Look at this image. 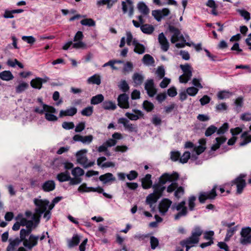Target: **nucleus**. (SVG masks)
Here are the masks:
<instances>
[{"instance_id": "obj_1", "label": "nucleus", "mask_w": 251, "mask_h": 251, "mask_svg": "<svg viewBox=\"0 0 251 251\" xmlns=\"http://www.w3.org/2000/svg\"><path fill=\"white\" fill-rule=\"evenodd\" d=\"M20 237L23 246L27 250H31L38 244L39 236L35 235L29 230H25L22 228L20 230Z\"/></svg>"}, {"instance_id": "obj_2", "label": "nucleus", "mask_w": 251, "mask_h": 251, "mask_svg": "<svg viewBox=\"0 0 251 251\" xmlns=\"http://www.w3.org/2000/svg\"><path fill=\"white\" fill-rule=\"evenodd\" d=\"M203 231L200 226H195L191 232V236L181 241V245L186 248V251H189L191 248L195 246L199 242L200 237Z\"/></svg>"}, {"instance_id": "obj_3", "label": "nucleus", "mask_w": 251, "mask_h": 251, "mask_svg": "<svg viewBox=\"0 0 251 251\" xmlns=\"http://www.w3.org/2000/svg\"><path fill=\"white\" fill-rule=\"evenodd\" d=\"M87 151V150L83 149L78 151L76 153L77 162L84 168L90 167L95 164V161H88L86 156Z\"/></svg>"}, {"instance_id": "obj_4", "label": "nucleus", "mask_w": 251, "mask_h": 251, "mask_svg": "<svg viewBox=\"0 0 251 251\" xmlns=\"http://www.w3.org/2000/svg\"><path fill=\"white\" fill-rule=\"evenodd\" d=\"M185 204L186 201H182L178 203H176L172 205V209L173 210H176L178 211V213L175 215V220H178L180 218L185 217L187 215L188 211Z\"/></svg>"}, {"instance_id": "obj_5", "label": "nucleus", "mask_w": 251, "mask_h": 251, "mask_svg": "<svg viewBox=\"0 0 251 251\" xmlns=\"http://www.w3.org/2000/svg\"><path fill=\"white\" fill-rule=\"evenodd\" d=\"M180 68L183 74L179 77V82L182 83H186L190 79L192 76L193 68L188 63L184 65L181 64Z\"/></svg>"}, {"instance_id": "obj_6", "label": "nucleus", "mask_w": 251, "mask_h": 251, "mask_svg": "<svg viewBox=\"0 0 251 251\" xmlns=\"http://www.w3.org/2000/svg\"><path fill=\"white\" fill-rule=\"evenodd\" d=\"M33 202L36 206L35 212L38 215H42L46 211L50 203L49 201L47 200L38 198H35L33 200Z\"/></svg>"}, {"instance_id": "obj_7", "label": "nucleus", "mask_w": 251, "mask_h": 251, "mask_svg": "<svg viewBox=\"0 0 251 251\" xmlns=\"http://www.w3.org/2000/svg\"><path fill=\"white\" fill-rule=\"evenodd\" d=\"M200 144L198 146H195L193 152L191 154V160L195 161L197 159L199 155L204 152L206 149V140L202 138L199 140Z\"/></svg>"}, {"instance_id": "obj_8", "label": "nucleus", "mask_w": 251, "mask_h": 251, "mask_svg": "<svg viewBox=\"0 0 251 251\" xmlns=\"http://www.w3.org/2000/svg\"><path fill=\"white\" fill-rule=\"evenodd\" d=\"M168 29L169 32L172 33V36L171 38V42L172 43H175L180 40L183 42L186 41L183 35L178 28L173 25H169Z\"/></svg>"}, {"instance_id": "obj_9", "label": "nucleus", "mask_w": 251, "mask_h": 251, "mask_svg": "<svg viewBox=\"0 0 251 251\" xmlns=\"http://www.w3.org/2000/svg\"><path fill=\"white\" fill-rule=\"evenodd\" d=\"M240 242L243 245L251 243V228L246 227L243 228L240 232Z\"/></svg>"}, {"instance_id": "obj_10", "label": "nucleus", "mask_w": 251, "mask_h": 251, "mask_svg": "<svg viewBox=\"0 0 251 251\" xmlns=\"http://www.w3.org/2000/svg\"><path fill=\"white\" fill-rule=\"evenodd\" d=\"M118 124H122L125 129L130 132H137L138 129L136 125L132 124L126 118H121L118 120Z\"/></svg>"}, {"instance_id": "obj_11", "label": "nucleus", "mask_w": 251, "mask_h": 251, "mask_svg": "<svg viewBox=\"0 0 251 251\" xmlns=\"http://www.w3.org/2000/svg\"><path fill=\"white\" fill-rule=\"evenodd\" d=\"M217 187L214 186L209 192H201L199 197V200L201 203H204L206 200L214 199L217 196L216 192Z\"/></svg>"}, {"instance_id": "obj_12", "label": "nucleus", "mask_w": 251, "mask_h": 251, "mask_svg": "<svg viewBox=\"0 0 251 251\" xmlns=\"http://www.w3.org/2000/svg\"><path fill=\"white\" fill-rule=\"evenodd\" d=\"M178 175L176 173H173L171 175L165 173L160 177L157 183L164 186L167 182L176 181L178 179Z\"/></svg>"}, {"instance_id": "obj_13", "label": "nucleus", "mask_w": 251, "mask_h": 251, "mask_svg": "<svg viewBox=\"0 0 251 251\" xmlns=\"http://www.w3.org/2000/svg\"><path fill=\"white\" fill-rule=\"evenodd\" d=\"M172 204V201L167 198L163 199L158 205L159 211L161 215L164 216Z\"/></svg>"}, {"instance_id": "obj_14", "label": "nucleus", "mask_w": 251, "mask_h": 251, "mask_svg": "<svg viewBox=\"0 0 251 251\" xmlns=\"http://www.w3.org/2000/svg\"><path fill=\"white\" fill-rule=\"evenodd\" d=\"M46 106L47 107L45 113V119L50 122L56 121L58 120V118L54 115V114L56 113L55 108L50 105Z\"/></svg>"}, {"instance_id": "obj_15", "label": "nucleus", "mask_w": 251, "mask_h": 251, "mask_svg": "<svg viewBox=\"0 0 251 251\" xmlns=\"http://www.w3.org/2000/svg\"><path fill=\"white\" fill-rule=\"evenodd\" d=\"M122 10L124 14H126L128 11V16L131 17L134 13V6L131 0H126L122 2Z\"/></svg>"}, {"instance_id": "obj_16", "label": "nucleus", "mask_w": 251, "mask_h": 251, "mask_svg": "<svg viewBox=\"0 0 251 251\" xmlns=\"http://www.w3.org/2000/svg\"><path fill=\"white\" fill-rule=\"evenodd\" d=\"M145 89L150 97H153L157 92L153 79H148L145 84Z\"/></svg>"}, {"instance_id": "obj_17", "label": "nucleus", "mask_w": 251, "mask_h": 251, "mask_svg": "<svg viewBox=\"0 0 251 251\" xmlns=\"http://www.w3.org/2000/svg\"><path fill=\"white\" fill-rule=\"evenodd\" d=\"M244 175H241L232 182L233 184L236 185L237 193L238 194L242 193L244 188L246 186V182L244 179Z\"/></svg>"}, {"instance_id": "obj_18", "label": "nucleus", "mask_w": 251, "mask_h": 251, "mask_svg": "<svg viewBox=\"0 0 251 251\" xmlns=\"http://www.w3.org/2000/svg\"><path fill=\"white\" fill-rule=\"evenodd\" d=\"M73 139L75 142H81L84 144H89L92 142L93 136L92 135L83 136L79 134H76L74 136Z\"/></svg>"}, {"instance_id": "obj_19", "label": "nucleus", "mask_w": 251, "mask_h": 251, "mask_svg": "<svg viewBox=\"0 0 251 251\" xmlns=\"http://www.w3.org/2000/svg\"><path fill=\"white\" fill-rule=\"evenodd\" d=\"M128 99L127 95L125 93L120 95L117 100L118 105L123 108H128L129 107Z\"/></svg>"}, {"instance_id": "obj_20", "label": "nucleus", "mask_w": 251, "mask_h": 251, "mask_svg": "<svg viewBox=\"0 0 251 251\" xmlns=\"http://www.w3.org/2000/svg\"><path fill=\"white\" fill-rule=\"evenodd\" d=\"M133 113L126 112L125 115L132 121H136L144 116L143 113L140 110L133 109Z\"/></svg>"}, {"instance_id": "obj_21", "label": "nucleus", "mask_w": 251, "mask_h": 251, "mask_svg": "<svg viewBox=\"0 0 251 251\" xmlns=\"http://www.w3.org/2000/svg\"><path fill=\"white\" fill-rule=\"evenodd\" d=\"M158 40L161 50L164 51H167L169 48V43L163 32L158 35Z\"/></svg>"}, {"instance_id": "obj_22", "label": "nucleus", "mask_w": 251, "mask_h": 251, "mask_svg": "<svg viewBox=\"0 0 251 251\" xmlns=\"http://www.w3.org/2000/svg\"><path fill=\"white\" fill-rule=\"evenodd\" d=\"M160 198L159 197L156 195L155 193H151L149 194L146 198V202L147 204L150 205L151 211H153L155 209V206L153 205Z\"/></svg>"}, {"instance_id": "obj_23", "label": "nucleus", "mask_w": 251, "mask_h": 251, "mask_svg": "<svg viewBox=\"0 0 251 251\" xmlns=\"http://www.w3.org/2000/svg\"><path fill=\"white\" fill-rule=\"evenodd\" d=\"M49 79L48 77H45L44 78L36 77L31 80L30 85L34 88L40 89L42 87L43 83L46 82Z\"/></svg>"}, {"instance_id": "obj_24", "label": "nucleus", "mask_w": 251, "mask_h": 251, "mask_svg": "<svg viewBox=\"0 0 251 251\" xmlns=\"http://www.w3.org/2000/svg\"><path fill=\"white\" fill-rule=\"evenodd\" d=\"M151 178V175L147 174L141 179L142 187L144 189H148L151 187L152 185V181Z\"/></svg>"}, {"instance_id": "obj_25", "label": "nucleus", "mask_w": 251, "mask_h": 251, "mask_svg": "<svg viewBox=\"0 0 251 251\" xmlns=\"http://www.w3.org/2000/svg\"><path fill=\"white\" fill-rule=\"evenodd\" d=\"M77 108L75 107H70L65 110H61L59 113V117H63L65 116H74L77 113Z\"/></svg>"}, {"instance_id": "obj_26", "label": "nucleus", "mask_w": 251, "mask_h": 251, "mask_svg": "<svg viewBox=\"0 0 251 251\" xmlns=\"http://www.w3.org/2000/svg\"><path fill=\"white\" fill-rule=\"evenodd\" d=\"M132 45L134 46V51L139 54H143L145 52V47L140 44L137 40L134 39Z\"/></svg>"}, {"instance_id": "obj_27", "label": "nucleus", "mask_w": 251, "mask_h": 251, "mask_svg": "<svg viewBox=\"0 0 251 251\" xmlns=\"http://www.w3.org/2000/svg\"><path fill=\"white\" fill-rule=\"evenodd\" d=\"M137 9L143 16H147L150 13V9L147 5L143 1L139 2L137 4Z\"/></svg>"}, {"instance_id": "obj_28", "label": "nucleus", "mask_w": 251, "mask_h": 251, "mask_svg": "<svg viewBox=\"0 0 251 251\" xmlns=\"http://www.w3.org/2000/svg\"><path fill=\"white\" fill-rule=\"evenodd\" d=\"M99 179L104 184L116 180V178L113 175L110 173H107L100 176Z\"/></svg>"}, {"instance_id": "obj_29", "label": "nucleus", "mask_w": 251, "mask_h": 251, "mask_svg": "<svg viewBox=\"0 0 251 251\" xmlns=\"http://www.w3.org/2000/svg\"><path fill=\"white\" fill-rule=\"evenodd\" d=\"M42 187L44 191L50 192L55 189V184L53 180H48L43 184Z\"/></svg>"}, {"instance_id": "obj_30", "label": "nucleus", "mask_w": 251, "mask_h": 251, "mask_svg": "<svg viewBox=\"0 0 251 251\" xmlns=\"http://www.w3.org/2000/svg\"><path fill=\"white\" fill-rule=\"evenodd\" d=\"M152 188L153 189V193H155V194L160 198L162 196V194L163 191L166 189L165 186L160 184L158 183L154 184L152 186Z\"/></svg>"}, {"instance_id": "obj_31", "label": "nucleus", "mask_w": 251, "mask_h": 251, "mask_svg": "<svg viewBox=\"0 0 251 251\" xmlns=\"http://www.w3.org/2000/svg\"><path fill=\"white\" fill-rule=\"evenodd\" d=\"M215 140L216 143L211 147V150L213 151H215L219 149L220 146L226 141V138L224 136H222L216 138Z\"/></svg>"}, {"instance_id": "obj_32", "label": "nucleus", "mask_w": 251, "mask_h": 251, "mask_svg": "<svg viewBox=\"0 0 251 251\" xmlns=\"http://www.w3.org/2000/svg\"><path fill=\"white\" fill-rule=\"evenodd\" d=\"M102 108L105 110H114L116 109V103L111 100H105L102 104Z\"/></svg>"}, {"instance_id": "obj_33", "label": "nucleus", "mask_w": 251, "mask_h": 251, "mask_svg": "<svg viewBox=\"0 0 251 251\" xmlns=\"http://www.w3.org/2000/svg\"><path fill=\"white\" fill-rule=\"evenodd\" d=\"M144 79V76L142 74L137 73H134L132 76V79L135 86L140 85L142 83Z\"/></svg>"}, {"instance_id": "obj_34", "label": "nucleus", "mask_w": 251, "mask_h": 251, "mask_svg": "<svg viewBox=\"0 0 251 251\" xmlns=\"http://www.w3.org/2000/svg\"><path fill=\"white\" fill-rule=\"evenodd\" d=\"M20 242H21V239L16 238L13 240H11V239H9V244L7 247L6 251H13L15 247L19 246Z\"/></svg>"}, {"instance_id": "obj_35", "label": "nucleus", "mask_w": 251, "mask_h": 251, "mask_svg": "<svg viewBox=\"0 0 251 251\" xmlns=\"http://www.w3.org/2000/svg\"><path fill=\"white\" fill-rule=\"evenodd\" d=\"M0 78L5 81H9L14 78V76L9 71H4L0 73Z\"/></svg>"}, {"instance_id": "obj_36", "label": "nucleus", "mask_w": 251, "mask_h": 251, "mask_svg": "<svg viewBox=\"0 0 251 251\" xmlns=\"http://www.w3.org/2000/svg\"><path fill=\"white\" fill-rule=\"evenodd\" d=\"M80 242V238L77 234L74 235L71 239L67 241L69 247L72 248L77 246Z\"/></svg>"}, {"instance_id": "obj_37", "label": "nucleus", "mask_w": 251, "mask_h": 251, "mask_svg": "<svg viewBox=\"0 0 251 251\" xmlns=\"http://www.w3.org/2000/svg\"><path fill=\"white\" fill-rule=\"evenodd\" d=\"M57 179L60 182L69 181V180L70 179V175L69 172L66 171L64 172L58 174L57 175Z\"/></svg>"}, {"instance_id": "obj_38", "label": "nucleus", "mask_w": 251, "mask_h": 251, "mask_svg": "<svg viewBox=\"0 0 251 251\" xmlns=\"http://www.w3.org/2000/svg\"><path fill=\"white\" fill-rule=\"evenodd\" d=\"M141 30L144 33L148 34H151L154 30V27L151 25L144 24L140 26Z\"/></svg>"}, {"instance_id": "obj_39", "label": "nucleus", "mask_w": 251, "mask_h": 251, "mask_svg": "<svg viewBox=\"0 0 251 251\" xmlns=\"http://www.w3.org/2000/svg\"><path fill=\"white\" fill-rule=\"evenodd\" d=\"M142 62L147 66H153L154 63L153 58L148 54H146L143 56Z\"/></svg>"}, {"instance_id": "obj_40", "label": "nucleus", "mask_w": 251, "mask_h": 251, "mask_svg": "<svg viewBox=\"0 0 251 251\" xmlns=\"http://www.w3.org/2000/svg\"><path fill=\"white\" fill-rule=\"evenodd\" d=\"M87 81L89 83L100 85L101 83V79L99 75L95 74L89 77Z\"/></svg>"}, {"instance_id": "obj_41", "label": "nucleus", "mask_w": 251, "mask_h": 251, "mask_svg": "<svg viewBox=\"0 0 251 251\" xmlns=\"http://www.w3.org/2000/svg\"><path fill=\"white\" fill-rule=\"evenodd\" d=\"M241 138L243 140L240 143V146H244L251 142V135H248L247 131H245L242 134Z\"/></svg>"}, {"instance_id": "obj_42", "label": "nucleus", "mask_w": 251, "mask_h": 251, "mask_svg": "<svg viewBox=\"0 0 251 251\" xmlns=\"http://www.w3.org/2000/svg\"><path fill=\"white\" fill-rule=\"evenodd\" d=\"M104 100V97L102 94H98L93 97L91 99V103L93 105L98 104Z\"/></svg>"}, {"instance_id": "obj_43", "label": "nucleus", "mask_w": 251, "mask_h": 251, "mask_svg": "<svg viewBox=\"0 0 251 251\" xmlns=\"http://www.w3.org/2000/svg\"><path fill=\"white\" fill-rule=\"evenodd\" d=\"M232 95V93L228 91H222L218 92V98L220 100H223L229 98Z\"/></svg>"}, {"instance_id": "obj_44", "label": "nucleus", "mask_w": 251, "mask_h": 251, "mask_svg": "<svg viewBox=\"0 0 251 251\" xmlns=\"http://www.w3.org/2000/svg\"><path fill=\"white\" fill-rule=\"evenodd\" d=\"M196 197L194 196H191L189 197L188 200V209L190 211H194L196 206L195 201Z\"/></svg>"}, {"instance_id": "obj_45", "label": "nucleus", "mask_w": 251, "mask_h": 251, "mask_svg": "<svg viewBox=\"0 0 251 251\" xmlns=\"http://www.w3.org/2000/svg\"><path fill=\"white\" fill-rule=\"evenodd\" d=\"M189 159H191V155L189 151H185L182 155L180 156L179 162L182 164L186 163Z\"/></svg>"}, {"instance_id": "obj_46", "label": "nucleus", "mask_w": 251, "mask_h": 251, "mask_svg": "<svg viewBox=\"0 0 251 251\" xmlns=\"http://www.w3.org/2000/svg\"><path fill=\"white\" fill-rule=\"evenodd\" d=\"M237 230V227L234 226L230 228H229L227 230L226 236L225 239V241H228L229 240L231 237H232Z\"/></svg>"}, {"instance_id": "obj_47", "label": "nucleus", "mask_w": 251, "mask_h": 251, "mask_svg": "<svg viewBox=\"0 0 251 251\" xmlns=\"http://www.w3.org/2000/svg\"><path fill=\"white\" fill-rule=\"evenodd\" d=\"M80 23L83 25L88 26H94L96 25L95 22L91 18L84 19L80 21Z\"/></svg>"}, {"instance_id": "obj_48", "label": "nucleus", "mask_w": 251, "mask_h": 251, "mask_svg": "<svg viewBox=\"0 0 251 251\" xmlns=\"http://www.w3.org/2000/svg\"><path fill=\"white\" fill-rule=\"evenodd\" d=\"M84 172L80 167H76L72 171V174L75 177L80 176L83 175Z\"/></svg>"}, {"instance_id": "obj_49", "label": "nucleus", "mask_w": 251, "mask_h": 251, "mask_svg": "<svg viewBox=\"0 0 251 251\" xmlns=\"http://www.w3.org/2000/svg\"><path fill=\"white\" fill-rule=\"evenodd\" d=\"M199 91L198 88H195L193 86L189 87L186 90V93L192 97L195 96L198 94Z\"/></svg>"}, {"instance_id": "obj_50", "label": "nucleus", "mask_w": 251, "mask_h": 251, "mask_svg": "<svg viewBox=\"0 0 251 251\" xmlns=\"http://www.w3.org/2000/svg\"><path fill=\"white\" fill-rule=\"evenodd\" d=\"M201 78H193L192 81V84L193 85V87L198 88L199 90L203 88V86L201 83Z\"/></svg>"}, {"instance_id": "obj_51", "label": "nucleus", "mask_w": 251, "mask_h": 251, "mask_svg": "<svg viewBox=\"0 0 251 251\" xmlns=\"http://www.w3.org/2000/svg\"><path fill=\"white\" fill-rule=\"evenodd\" d=\"M143 108L147 112L151 111L154 108V105L151 102L145 100L143 103Z\"/></svg>"}, {"instance_id": "obj_52", "label": "nucleus", "mask_w": 251, "mask_h": 251, "mask_svg": "<svg viewBox=\"0 0 251 251\" xmlns=\"http://www.w3.org/2000/svg\"><path fill=\"white\" fill-rule=\"evenodd\" d=\"M28 86L27 83L23 82L20 83L16 88V91L18 93H20L25 91Z\"/></svg>"}, {"instance_id": "obj_53", "label": "nucleus", "mask_w": 251, "mask_h": 251, "mask_svg": "<svg viewBox=\"0 0 251 251\" xmlns=\"http://www.w3.org/2000/svg\"><path fill=\"white\" fill-rule=\"evenodd\" d=\"M93 112V108L92 106H88L84 109H82L81 111V114L83 116H90Z\"/></svg>"}, {"instance_id": "obj_54", "label": "nucleus", "mask_w": 251, "mask_h": 251, "mask_svg": "<svg viewBox=\"0 0 251 251\" xmlns=\"http://www.w3.org/2000/svg\"><path fill=\"white\" fill-rule=\"evenodd\" d=\"M237 11L243 17L245 20L248 21L251 19L250 13L245 10L237 9Z\"/></svg>"}, {"instance_id": "obj_55", "label": "nucleus", "mask_w": 251, "mask_h": 251, "mask_svg": "<svg viewBox=\"0 0 251 251\" xmlns=\"http://www.w3.org/2000/svg\"><path fill=\"white\" fill-rule=\"evenodd\" d=\"M7 64L8 66L12 67H14L15 65H17L20 68L22 69L24 68V65L16 59H15L14 60H8Z\"/></svg>"}, {"instance_id": "obj_56", "label": "nucleus", "mask_w": 251, "mask_h": 251, "mask_svg": "<svg viewBox=\"0 0 251 251\" xmlns=\"http://www.w3.org/2000/svg\"><path fill=\"white\" fill-rule=\"evenodd\" d=\"M217 127L214 126H210L206 130L205 135L207 137L210 136L215 132H217Z\"/></svg>"}, {"instance_id": "obj_57", "label": "nucleus", "mask_w": 251, "mask_h": 251, "mask_svg": "<svg viewBox=\"0 0 251 251\" xmlns=\"http://www.w3.org/2000/svg\"><path fill=\"white\" fill-rule=\"evenodd\" d=\"M118 86L119 88L125 93L127 92L129 89L128 84L125 80H121Z\"/></svg>"}, {"instance_id": "obj_58", "label": "nucleus", "mask_w": 251, "mask_h": 251, "mask_svg": "<svg viewBox=\"0 0 251 251\" xmlns=\"http://www.w3.org/2000/svg\"><path fill=\"white\" fill-rule=\"evenodd\" d=\"M170 158L173 161H179L180 153L178 151H172L170 153Z\"/></svg>"}, {"instance_id": "obj_59", "label": "nucleus", "mask_w": 251, "mask_h": 251, "mask_svg": "<svg viewBox=\"0 0 251 251\" xmlns=\"http://www.w3.org/2000/svg\"><path fill=\"white\" fill-rule=\"evenodd\" d=\"M133 68V64L130 62H126L125 64L123 69V73H129L132 71Z\"/></svg>"}, {"instance_id": "obj_60", "label": "nucleus", "mask_w": 251, "mask_h": 251, "mask_svg": "<svg viewBox=\"0 0 251 251\" xmlns=\"http://www.w3.org/2000/svg\"><path fill=\"white\" fill-rule=\"evenodd\" d=\"M150 244L151 249L154 250L159 245L158 239L154 236H151Z\"/></svg>"}, {"instance_id": "obj_61", "label": "nucleus", "mask_w": 251, "mask_h": 251, "mask_svg": "<svg viewBox=\"0 0 251 251\" xmlns=\"http://www.w3.org/2000/svg\"><path fill=\"white\" fill-rule=\"evenodd\" d=\"M156 74L159 79L163 78L165 75V71L164 67H158L156 71Z\"/></svg>"}, {"instance_id": "obj_62", "label": "nucleus", "mask_w": 251, "mask_h": 251, "mask_svg": "<svg viewBox=\"0 0 251 251\" xmlns=\"http://www.w3.org/2000/svg\"><path fill=\"white\" fill-rule=\"evenodd\" d=\"M228 128V125L227 123H224L219 129L217 128V133L219 135L224 134Z\"/></svg>"}, {"instance_id": "obj_63", "label": "nucleus", "mask_w": 251, "mask_h": 251, "mask_svg": "<svg viewBox=\"0 0 251 251\" xmlns=\"http://www.w3.org/2000/svg\"><path fill=\"white\" fill-rule=\"evenodd\" d=\"M241 120L245 122L251 121V112H245L240 115Z\"/></svg>"}, {"instance_id": "obj_64", "label": "nucleus", "mask_w": 251, "mask_h": 251, "mask_svg": "<svg viewBox=\"0 0 251 251\" xmlns=\"http://www.w3.org/2000/svg\"><path fill=\"white\" fill-rule=\"evenodd\" d=\"M138 176V173L134 170L129 172V174L126 175V177L129 180H133L135 179Z\"/></svg>"}]
</instances>
